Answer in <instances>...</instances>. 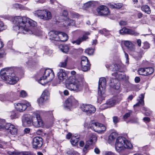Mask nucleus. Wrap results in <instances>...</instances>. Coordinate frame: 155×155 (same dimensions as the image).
I'll list each match as a JSON object with an SVG mask.
<instances>
[{"instance_id": "44", "label": "nucleus", "mask_w": 155, "mask_h": 155, "mask_svg": "<svg viewBox=\"0 0 155 155\" xmlns=\"http://www.w3.org/2000/svg\"><path fill=\"white\" fill-rule=\"evenodd\" d=\"M89 149V147L87 145H85L83 149V151L84 154H86Z\"/></svg>"}, {"instance_id": "15", "label": "nucleus", "mask_w": 155, "mask_h": 155, "mask_svg": "<svg viewBox=\"0 0 155 155\" xmlns=\"http://www.w3.org/2000/svg\"><path fill=\"white\" fill-rule=\"evenodd\" d=\"M98 15H107L110 14L108 8L106 6H102L97 9Z\"/></svg>"}, {"instance_id": "33", "label": "nucleus", "mask_w": 155, "mask_h": 155, "mask_svg": "<svg viewBox=\"0 0 155 155\" xmlns=\"http://www.w3.org/2000/svg\"><path fill=\"white\" fill-rule=\"evenodd\" d=\"M68 62V58L67 57L64 61L60 62L59 64V66L63 68L67 66Z\"/></svg>"}, {"instance_id": "27", "label": "nucleus", "mask_w": 155, "mask_h": 155, "mask_svg": "<svg viewBox=\"0 0 155 155\" xmlns=\"http://www.w3.org/2000/svg\"><path fill=\"white\" fill-rule=\"evenodd\" d=\"M113 82L111 81L110 83V86L113 88L114 89L116 90H118L119 89L120 87V84L119 82H117L116 84H114V81L113 79H112Z\"/></svg>"}, {"instance_id": "35", "label": "nucleus", "mask_w": 155, "mask_h": 155, "mask_svg": "<svg viewBox=\"0 0 155 155\" xmlns=\"http://www.w3.org/2000/svg\"><path fill=\"white\" fill-rule=\"evenodd\" d=\"M49 93L47 89L45 90L43 92L41 95L44 97H46L47 99L48 98L49 96Z\"/></svg>"}, {"instance_id": "32", "label": "nucleus", "mask_w": 155, "mask_h": 155, "mask_svg": "<svg viewBox=\"0 0 155 155\" xmlns=\"http://www.w3.org/2000/svg\"><path fill=\"white\" fill-rule=\"evenodd\" d=\"M8 123H6L5 122L4 120H0V130L2 129L5 130L6 126Z\"/></svg>"}, {"instance_id": "38", "label": "nucleus", "mask_w": 155, "mask_h": 155, "mask_svg": "<svg viewBox=\"0 0 155 155\" xmlns=\"http://www.w3.org/2000/svg\"><path fill=\"white\" fill-rule=\"evenodd\" d=\"M94 50L92 48H87L85 51V53L89 55L92 54L94 53Z\"/></svg>"}, {"instance_id": "19", "label": "nucleus", "mask_w": 155, "mask_h": 155, "mask_svg": "<svg viewBox=\"0 0 155 155\" xmlns=\"http://www.w3.org/2000/svg\"><path fill=\"white\" fill-rule=\"evenodd\" d=\"M101 124L97 122H93L91 124V127L95 131L99 133L100 131V128L101 127L100 126Z\"/></svg>"}, {"instance_id": "45", "label": "nucleus", "mask_w": 155, "mask_h": 155, "mask_svg": "<svg viewBox=\"0 0 155 155\" xmlns=\"http://www.w3.org/2000/svg\"><path fill=\"white\" fill-rule=\"evenodd\" d=\"M89 149V147L87 145H85L83 149V151L84 154H86Z\"/></svg>"}, {"instance_id": "60", "label": "nucleus", "mask_w": 155, "mask_h": 155, "mask_svg": "<svg viewBox=\"0 0 155 155\" xmlns=\"http://www.w3.org/2000/svg\"><path fill=\"white\" fill-rule=\"evenodd\" d=\"M90 35V33L89 32H88V31H87V32H84V35H83V36H85L87 38L86 39V40L88 38V37H87V35Z\"/></svg>"}, {"instance_id": "36", "label": "nucleus", "mask_w": 155, "mask_h": 155, "mask_svg": "<svg viewBox=\"0 0 155 155\" xmlns=\"http://www.w3.org/2000/svg\"><path fill=\"white\" fill-rule=\"evenodd\" d=\"M122 7V4L120 3L117 4H115L114 5H110V7L112 8H116L119 9Z\"/></svg>"}, {"instance_id": "2", "label": "nucleus", "mask_w": 155, "mask_h": 155, "mask_svg": "<svg viewBox=\"0 0 155 155\" xmlns=\"http://www.w3.org/2000/svg\"><path fill=\"white\" fill-rule=\"evenodd\" d=\"M83 81L84 78L82 75L70 77L68 80L66 87L71 90L79 91L82 89Z\"/></svg>"}, {"instance_id": "14", "label": "nucleus", "mask_w": 155, "mask_h": 155, "mask_svg": "<svg viewBox=\"0 0 155 155\" xmlns=\"http://www.w3.org/2000/svg\"><path fill=\"white\" fill-rule=\"evenodd\" d=\"M77 102V101L73 96H71L66 100L64 104V106L65 107L69 108L72 105L74 104Z\"/></svg>"}, {"instance_id": "41", "label": "nucleus", "mask_w": 155, "mask_h": 155, "mask_svg": "<svg viewBox=\"0 0 155 155\" xmlns=\"http://www.w3.org/2000/svg\"><path fill=\"white\" fill-rule=\"evenodd\" d=\"M7 153L10 155H20V152H17L14 151L12 152L10 151H8Z\"/></svg>"}, {"instance_id": "24", "label": "nucleus", "mask_w": 155, "mask_h": 155, "mask_svg": "<svg viewBox=\"0 0 155 155\" xmlns=\"http://www.w3.org/2000/svg\"><path fill=\"white\" fill-rule=\"evenodd\" d=\"M59 39L58 41L64 42L67 41L68 39V36L64 33L60 32Z\"/></svg>"}, {"instance_id": "1", "label": "nucleus", "mask_w": 155, "mask_h": 155, "mask_svg": "<svg viewBox=\"0 0 155 155\" xmlns=\"http://www.w3.org/2000/svg\"><path fill=\"white\" fill-rule=\"evenodd\" d=\"M13 22L15 24L13 29L18 33L23 34H31L32 31L28 29L27 27L30 26H35L36 23L30 19L25 17L17 16L14 17Z\"/></svg>"}, {"instance_id": "56", "label": "nucleus", "mask_w": 155, "mask_h": 155, "mask_svg": "<svg viewBox=\"0 0 155 155\" xmlns=\"http://www.w3.org/2000/svg\"><path fill=\"white\" fill-rule=\"evenodd\" d=\"M67 154L68 155H74L75 153L73 150H71L68 151Z\"/></svg>"}, {"instance_id": "54", "label": "nucleus", "mask_w": 155, "mask_h": 155, "mask_svg": "<svg viewBox=\"0 0 155 155\" xmlns=\"http://www.w3.org/2000/svg\"><path fill=\"white\" fill-rule=\"evenodd\" d=\"M4 24L2 21H0V31H2L4 29Z\"/></svg>"}, {"instance_id": "17", "label": "nucleus", "mask_w": 155, "mask_h": 155, "mask_svg": "<svg viewBox=\"0 0 155 155\" xmlns=\"http://www.w3.org/2000/svg\"><path fill=\"white\" fill-rule=\"evenodd\" d=\"M60 34V32L55 31H52L49 33L50 35V39L57 41H58L59 39V36L58 35Z\"/></svg>"}, {"instance_id": "58", "label": "nucleus", "mask_w": 155, "mask_h": 155, "mask_svg": "<svg viewBox=\"0 0 155 155\" xmlns=\"http://www.w3.org/2000/svg\"><path fill=\"white\" fill-rule=\"evenodd\" d=\"M30 129L28 128H25L24 130L25 134H28L30 132Z\"/></svg>"}, {"instance_id": "46", "label": "nucleus", "mask_w": 155, "mask_h": 155, "mask_svg": "<svg viewBox=\"0 0 155 155\" xmlns=\"http://www.w3.org/2000/svg\"><path fill=\"white\" fill-rule=\"evenodd\" d=\"M27 95V94L26 92L24 91H22L20 92V96L23 97H26Z\"/></svg>"}, {"instance_id": "3", "label": "nucleus", "mask_w": 155, "mask_h": 155, "mask_svg": "<svg viewBox=\"0 0 155 155\" xmlns=\"http://www.w3.org/2000/svg\"><path fill=\"white\" fill-rule=\"evenodd\" d=\"M0 74L1 78L10 84H14L18 81V78L16 76L12 68L3 69Z\"/></svg>"}, {"instance_id": "6", "label": "nucleus", "mask_w": 155, "mask_h": 155, "mask_svg": "<svg viewBox=\"0 0 155 155\" xmlns=\"http://www.w3.org/2000/svg\"><path fill=\"white\" fill-rule=\"evenodd\" d=\"M32 124L36 127H42L44 124L38 111L33 113L32 115Z\"/></svg>"}, {"instance_id": "64", "label": "nucleus", "mask_w": 155, "mask_h": 155, "mask_svg": "<svg viewBox=\"0 0 155 155\" xmlns=\"http://www.w3.org/2000/svg\"><path fill=\"white\" fill-rule=\"evenodd\" d=\"M72 134L71 133H69L66 135V138L68 139H70L71 137V138Z\"/></svg>"}, {"instance_id": "29", "label": "nucleus", "mask_w": 155, "mask_h": 155, "mask_svg": "<svg viewBox=\"0 0 155 155\" xmlns=\"http://www.w3.org/2000/svg\"><path fill=\"white\" fill-rule=\"evenodd\" d=\"M146 68H139L138 70V73L140 75L147 76Z\"/></svg>"}, {"instance_id": "4", "label": "nucleus", "mask_w": 155, "mask_h": 155, "mask_svg": "<svg viewBox=\"0 0 155 155\" xmlns=\"http://www.w3.org/2000/svg\"><path fill=\"white\" fill-rule=\"evenodd\" d=\"M132 147V144L128 142L124 137H119L117 138L115 143V149L118 153H120L125 149H131Z\"/></svg>"}, {"instance_id": "43", "label": "nucleus", "mask_w": 155, "mask_h": 155, "mask_svg": "<svg viewBox=\"0 0 155 155\" xmlns=\"http://www.w3.org/2000/svg\"><path fill=\"white\" fill-rule=\"evenodd\" d=\"M113 122L114 124H116L119 121V119L117 116H114L113 117Z\"/></svg>"}, {"instance_id": "28", "label": "nucleus", "mask_w": 155, "mask_h": 155, "mask_svg": "<svg viewBox=\"0 0 155 155\" xmlns=\"http://www.w3.org/2000/svg\"><path fill=\"white\" fill-rule=\"evenodd\" d=\"M95 2L93 1L88 2L84 5V8H86L91 7H93L95 4Z\"/></svg>"}, {"instance_id": "55", "label": "nucleus", "mask_w": 155, "mask_h": 155, "mask_svg": "<svg viewBox=\"0 0 155 155\" xmlns=\"http://www.w3.org/2000/svg\"><path fill=\"white\" fill-rule=\"evenodd\" d=\"M16 116V114L14 112L12 111L11 112V117L12 119H14Z\"/></svg>"}, {"instance_id": "63", "label": "nucleus", "mask_w": 155, "mask_h": 155, "mask_svg": "<svg viewBox=\"0 0 155 155\" xmlns=\"http://www.w3.org/2000/svg\"><path fill=\"white\" fill-rule=\"evenodd\" d=\"M119 24L120 25H124L127 24L126 22L125 21H120Z\"/></svg>"}, {"instance_id": "59", "label": "nucleus", "mask_w": 155, "mask_h": 155, "mask_svg": "<svg viewBox=\"0 0 155 155\" xmlns=\"http://www.w3.org/2000/svg\"><path fill=\"white\" fill-rule=\"evenodd\" d=\"M137 43L139 47H140L141 44V41L140 39H138L137 40Z\"/></svg>"}, {"instance_id": "11", "label": "nucleus", "mask_w": 155, "mask_h": 155, "mask_svg": "<svg viewBox=\"0 0 155 155\" xmlns=\"http://www.w3.org/2000/svg\"><path fill=\"white\" fill-rule=\"evenodd\" d=\"M118 101L116 100V98L110 99L107 100L106 103L101 105L100 108L101 109L103 110L110 108L113 106Z\"/></svg>"}, {"instance_id": "23", "label": "nucleus", "mask_w": 155, "mask_h": 155, "mask_svg": "<svg viewBox=\"0 0 155 155\" xmlns=\"http://www.w3.org/2000/svg\"><path fill=\"white\" fill-rule=\"evenodd\" d=\"M117 136V134L116 132H112L110 134L108 137V142L111 143L114 142Z\"/></svg>"}, {"instance_id": "50", "label": "nucleus", "mask_w": 155, "mask_h": 155, "mask_svg": "<svg viewBox=\"0 0 155 155\" xmlns=\"http://www.w3.org/2000/svg\"><path fill=\"white\" fill-rule=\"evenodd\" d=\"M93 143V140L92 139L90 138L86 142V145H87L89 147L90 145H91Z\"/></svg>"}, {"instance_id": "34", "label": "nucleus", "mask_w": 155, "mask_h": 155, "mask_svg": "<svg viewBox=\"0 0 155 155\" xmlns=\"http://www.w3.org/2000/svg\"><path fill=\"white\" fill-rule=\"evenodd\" d=\"M146 69L147 75L152 74L154 71V69L152 67H147Z\"/></svg>"}, {"instance_id": "5", "label": "nucleus", "mask_w": 155, "mask_h": 155, "mask_svg": "<svg viewBox=\"0 0 155 155\" xmlns=\"http://www.w3.org/2000/svg\"><path fill=\"white\" fill-rule=\"evenodd\" d=\"M106 80L105 78L102 77L100 78L99 81L98 93V98L104 99L105 97V89L106 87Z\"/></svg>"}, {"instance_id": "8", "label": "nucleus", "mask_w": 155, "mask_h": 155, "mask_svg": "<svg viewBox=\"0 0 155 155\" xmlns=\"http://www.w3.org/2000/svg\"><path fill=\"white\" fill-rule=\"evenodd\" d=\"M80 108L87 115L93 114L96 111V108L94 106L90 104H83L81 105Z\"/></svg>"}, {"instance_id": "18", "label": "nucleus", "mask_w": 155, "mask_h": 155, "mask_svg": "<svg viewBox=\"0 0 155 155\" xmlns=\"http://www.w3.org/2000/svg\"><path fill=\"white\" fill-rule=\"evenodd\" d=\"M124 44L127 49L131 51H134L135 50V45L130 41H125Z\"/></svg>"}, {"instance_id": "31", "label": "nucleus", "mask_w": 155, "mask_h": 155, "mask_svg": "<svg viewBox=\"0 0 155 155\" xmlns=\"http://www.w3.org/2000/svg\"><path fill=\"white\" fill-rule=\"evenodd\" d=\"M59 48L62 52L64 53H66L68 51L69 47L67 45H61L59 46Z\"/></svg>"}, {"instance_id": "40", "label": "nucleus", "mask_w": 155, "mask_h": 155, "mask_svg": "<svg viewBox=\"0 0 155 155\" xmlns=\"http://www.w3.org/2000/svg\"><path fill=\"white\" fill-rule=\"evenodd\" d=\"M144 104V101L143 99H140L139 102L134 105V107L139 106L140 105H143Z\"/></svg>"}, {"instance_id": "20", "label": "nucleus", "mask_w": 155, "mask_h": 155, "mask_svg": "<svg viewBox=\"0 0 155 155\" xmlns=\"http://www.w3.org/2000/svg\"><path fill=\"white\" fill-rule=\"evenodd\" d=\"M23 124L25 126H30L32 123V117L31 118L28 117H25L22 120Z\"/></svg>"}, {"instance_id": "12", "label": "nucleus", "mask_w": 155, "mask_h": 155, "mask_svg": "<svg viewBox=\"0 0 155 155\" xmlns=\"http://www.w3.org/2000/svg\"><path fill=\"white\" fill-rule=\"evenodd\" d=\"M42 139L41 137H36L33 140V147L36 149L41 147L42 144Z\"/></svg>"}, {"instance_id": "37", "label": "nucleus", "mask_w": 155, "mask_h": 155, "mask_svg": "<svg viewBox=\"0 0 155 155\" xmlns=\"http://www.w3.org/2000/svg\"><path fill=\"white\" fill-rule=\"evenodd\" d=\"M20 155H35V154L30 151H23L20 152Z\"/></svg>"}, {"instance_id": "16", "label": "nucleus", "mask_w": 155, "mask_h": 155, "mask_svg": "<svg viewBox=\"0 0 155 155\" xmlns=\"http://www.w3.org/2000/svg\"><path fill=\"white\" fill-rule=\"evenodd\" d=\"M5 130H8V132L12 135H15L17 134V129L14 125L10 123H8L7 124Z\"/></svg>"}, {"instance_id": "51", "label": "nucleus", "mask_w": 155, "mask_h": 155, "mask_svg": "<svg viewBox=\"0 0 155 155\" xmlns=\"http://www.w3.org/2000/svg\"><path fill=\"white\" fill-rule=\"evenodd\" d=\"M6 99L5 96L4 95H0V100L2 101H4Z\"/></svg>"}, {"instance_id": "13", "label": "nucleus", "mask_w": 155, "mask_h": 155, "mask_svg": "<svg viewBox=\"0 0 155 155\" xmlns=\"http://www.w3.org/2000/svg\"><path fill=\"white\" fill-rule=\"evenodd\" d=\"M120 33L122 35L128 34L135 36H137L139 33L132 29L127 28L125 27L123 28L120 30Z\"/></svg>"}, {"instance_id": "22", "label": "nucleus", "mask_w": 155, "mask_h": 155, "mask_svg": "<svg viewBox=\"0 0 155 155\" xmlns=\"http://www.w3.org/2000/svg\"><path fill=\"white\" fill-rule=\"evenodd\" d=\"M64 71V70L63 69H60L58 74V78L60 81H63L64 78V77L66 75Z\"/></svg>"}, {"instance_id": "25", "label": "nucleus", "mask_w": 155, "mask_h": 155, "mask_svg": "<svg viewBox=\"0 0 155 155\" xmlns=\"http://www.w3.org/2000/svg\"><path fill=\"white\" fill-rule=\"evenodd\" d=\"M79 135H77L72 136L70 141L72 144L74 145L76 144L79 140Z\"/></svg>"}, {"instance_id": "57", "label": "nucleus", "mask_w": 155, "mask_h": 155, "mask_svg": "<svg viewBox=\"0 0 155 155\" xmlns=\"http://www.w3.org/2000/svg\"><path fill=\"white\" fill-rule=\"evenodd\" d=\"M120 75V74H118L117 72H114L112 73V75L115 76L116 78H119L118 76Z\"/></svg>"}, {"instance_id": "39", "label": "nucleus", "mask_w": 155, "mask_h": 155, "mask_svg": "<svg viewBox=\"0 0 155 155\" xmlns=\"http://www.w3.org/2000/svg\"><path fill=\"white\" fill-rule=\"evenodd\" d=\"M47 99V98L44 97L42 95H41V97L40 98L39 100H38V103L39 104H42L45 101H46Z\"/></svg>"}, {"instance_id": "61", "label": "nucleus", "mask_w": 155, "mask_h": 155, "mask_svg": "<svg viewBox=\"0 0 155 155\" xmlns=\"http://www.w3.org/2000/svg\"><path fill=\"white\" fill-rule=\"evenodd\" d=\"M62 14L64 16L67 17L68 14V12L67 10H64Z\"/></svg>"}, {"instance_id": "10", "label": "nucleus", "mask_w": 155, "mask_h": 155, "mask_svg": "<svg viewBox=\"0 0 155 155\" xmlns=\"http://www.w3.org/2000/svg\"><path fill=\"white\" fill-rule=\"evenodd\" d=\"M81 69L84 71H87L90 69V64L87 58L84 56H82L81 62Z\"/></svg>"}, {"instance_id": "21", "label": "nucleus", "mask_w": 155, "mask_h": 155, "mask_svg": "<svg viewBox=\"0 0 155 155\" xmlns=\"http://www.w3.org/2000/svg\"><path fill=\"white\" fill-rule=\"evenodd\" d=\"M15 108L18 111L23 112L27 108V106L25 104L18 103L17 104Z\"/></svg>"}, {"instance_id": "52", "label": "nucleus", "mask_w": 155, "mask_h": 155, "mask_svg": "<svg viewBox=\"0 0 155 155\" xmlns=\"http://www.w3.org/2000/svg\"><path fill=\"white\" fill-rule=\"evenodd\" d=\"M69 23H68V25H74L75 24V22L74 21L72 20H69L68 21Z\"/></svg>"}, {"instance_id": "47", "label": "nucleus", "mask_w": 155, "mask_h": 155, "mask_svg": "<svg viewBox=\"0 0 155 155\" xmlns=\"http://www.w3.org/2000/svg\"><path fill=\"white\" fill-rule=\"evenodd\" d=\"M13 7L15 8H21V5L15 3L13 5Z\"/></svg>"}, {"instance_id": "42", "label": "nucleus", "mask_w": 155, "mask_h": 155, "mask_svg": "<svg viewBox=\"0 0 155 155\" xmlns=\"http://www.w3.org/2000/svg\"><path fill=\"white\" fill-rule=\"evenodd\" d=\"M143 44L144 45L143 48L144 49H147L150 48V44L147 41L143 43Z\"/></svg>"}, {"instance_id": "30", "label": "nucleus", "mask_w": 155, "mask_h": 155, "mask_svg": "<svg viewBox=\"0 0 155 155\" xmlns=\"http://www.w3.org/2000/svg\"><path fill=\"white\" fill-rule=\"evenodd\" d=\"M141 10L146 13L150 14V10L149 6L147 5H143L141 7Z\"/></svg>"}, {"instance_id": "49", "label": "nucleus", "mask_w": 155, "mask_h": 155, "mask_svg": "<svg viewBox=\"0 0 155 155\" xmlns=\"http://www.w3.org/2000/svg\"><path fill=\"white\" fill-rule=\"evenodd\" d=\"M104 155H115V154L113 152L110 151H107L105 152Z\"/></svg>"}, {"instance_id": "7", "label": "nucleus", "mask_w": 155, "mask_h": 155, "mask_svg": "<svg viewBox=\"0 0 155 155\" xmlns=\"http://www.w3.org/2000/svg\"><path fill=\"white\" fill-rule=\"evenodd\" d=\"M54 74L53 70L50 69H47L45 70L44 75L39 80V82L41 84L44 85L45 83H42L41 81L42 80H45L46 79H47L48 81H51L54 78Z\"/></svg>"}, {"instance_id": "62", "label": "nucleus", "mask_w": 155, "mask_h": 155, "mask_svg": "<svg viewBox=\"0 0 155 155\" xmlns=\"http://www.w3.org/2000/svg\"><path fill=\"white\" fill-rule=\"evenodd\" d=\"M140 81V78L139 77H136L135 78V81L136 83H139Z\"/></svg>"}, {"instance_id": "53", "label": "nucleus", "mask_w": 155, "mask_h": 155, "mask_svg": "<svg viewBox=\"0 0 155 155\" xmlns=\"http://www.w3.org/2000/svg\"><path fill=\"white\" fill-rule=\"evenodd\" d=\"M130 112H128L125 114L123 116V118L125 119H127L128 117L130 116Z\"/></svg>"}, {"instance_id": "26", "label": "nucleus", "mask_w": 155, "mask_h": 155, "mask_svg": "<svg viewBox=\"0 0 155 155\" xmlns=\"http://www.w3.org/2000/svg\"><path fill=\"white\" fill-rule=\"evenodd\" d=\"M87 38L84 36H82L81 38H79L77 40L73 41L72 42V43L74 44L76 43V44L79 45L82 41H86V39Z\"/></svg>"}, {"instance_id": "9", "label": "nucleus", "mask_w": 155, "mask_h": 155, "mask_svg": "<svg viewBox=\"0 0 155 155\" xmlns=\"http://www.w3.org/2000/svg\"><path fill=\"white\" fill-rule=\"evenodd\" d=\"M36 14L41 18L46 20H49L52 18L51 12L47 10H39L36 12Z\"/></svg>"}, {"instance_id": "48", "label": "nucleus", "mask_w": 155, "mask_h": 155, "mask_svg": "<svg viewBox=\"0 0 155 155\" xmlns=\"http://www.w3.org/2000/svg\"><path fill=\"white\" fill-rule=\"evenodd\" d=\"M100 127H101L100 128V132L104 131L106 130V128L103 124H101V125Z\"/></svg>"}]
</instances>
